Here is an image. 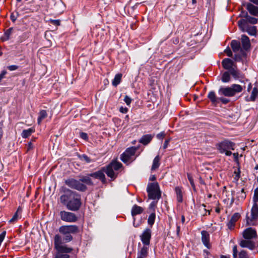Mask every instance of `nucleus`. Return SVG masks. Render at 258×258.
<instances>
[{
  "instance_id": "nucleus-1",
  "label": "nucleus",
  "mask_w": 258,
  "mask_h": 258,
  "mask_svg": "<svg viewBox=\"0 0 258 258\" xmlns=\"http://www.w3.org/2000/svg\"><path fill=\"white\" fill-rule=\"evenodd\" d=\"M58 231L64 236L62 237L57 234L54 237V246L56 250L54 258H70L68 253L72 251L73 248L68 247L63 243L71 241L73 239L71 234L78 233L79 228L75 225H62L59 228Z\"/></svg>"
},
{
  "instance_id": "nucleus-2",
  "label": "nucleus",
  "mask_w": 258,
  "mask_h": 258,
  "mask_svg": "<svg viewBox=\"0 0 258 258\" xmlns=\"http://www.w3.org/2000/svg\"><path fill=\"white\" fill-rule=\"evenodd\" d=\"M64 194L60 197L61 204L72 211H77L81 207L82 203L80 195L69 188H64Z\"/></svg>"
},
{
  "instance_id": "nucleus-3",
  "label": "nucleus",
  "mask_w": 258,
  "mask_h": 258,
  "mask_svg": "<svg viewBox=\"0 0 258 258\" xmlns=\"http://www.w3.org/2000/svg\"><path fill=\"white\" fill-rule=\"evenodd\" d=\"M243 90L241 86L238 84H233L230 87H221L218 90V94L220 95H224L226 97H232L236 93H240Z\"/></svg>"
},
{
  "instance_id": "nucleus-4",
  "label": "nucleus",
  "mask_w": 258,
  "mask_h": 258,
  "mask_svg": "<svg viewBox=\"0 0 258 258\" xmlns=\"http://www.w3.org/2000/svg\"><path fill=\"white\" fill-rule=\"evenodd\" d=\"M147 192L149 199L159 200L161 197V192L157 182L149 183L147 187Z\"/></svg>"
},
{
  "instance_id": "nucleus-5",
  "label": "nucleus",
  "mask_w": 258,
  "mask_h": 258,
  "mask_svg": "<svg viewBox=\"0 0 258 258\" xmlns=\"http://www.w3.org/2000/svg\"><path fill=\"white\" fill-rule=\"evenodd\" d=\"M122 166V164L116 161H112L107 166L103 167V170H105V172L107 175L111 178L112 180H114L117 174H116L114 171H117Z\"/></svg>"
},
{
  "instance_id": "nucleus-6",
  "label": "nucleus",
  "mask_w": 258,
  "mask_h": 258,
  "mask_svg": "<svg viewBox=\"0 0 258 258\" xmlns=\"http://www.w3.org/2000/svg\"><path fill=\"white\" fill-rule=\"evenodd\" d=\"M64 183L69 187L80 191H85L87 189L86 185L80 182L79 180L73 178H70L65 180Z\"/></svg>"
},
{
  "instance_id": "nucleus-7",
  "label": "nucleus",
  "mask_w": 258,
  "mask_h": 258,
  "mask_svg": "<svg viewBox=\"0 0 258 258\" xmlns=\"http://www.w3.org/2000/svg\"><path fill=\"white\" fill-rule=\"evenodd\" d=\"M59 216L61 220L66 222H76L78 219L77 216L75 213L66 211H60L59 213Z\"/></svg>"
},
{
  "instance_id": "nucleus-8",
  "label": "nucleus",
  "mask_w": 258,
  "mask_h": 258,
  "mask_svg": "<svg viewBox=\"0 0 258 258\" xmlns=\"http://www.w3.org/2000/svg\"><path fill=\"white\" fill-rule=\"evenodd\" d=\"M235 144L233 142L224 140L217 144L216 147L218 151L221 153H224L227 150H234Z\"/></svg>"
},
{
  "instance_id": "nucleus-9",
  "label": "nucleus",
  "mask_w": 258,
  "mask_h": 258,
  "mask_svg": "<svg viewBox=\"0 0 258 258\" xmlns=\"http://www.w3.org/2000/svg\"><path fill=\"white\" fill-rule=\"evenodd\" d=\"M136 149L135 147L127 148L120 156L121 160L124 163H127L131 160V158L136 153Z\"/></svg>"
},
{
  "instance_id": "nucleus-10",
  "label": "nucleus",
  "mask_w": 258,
  "mask_h": 258,
  "mask_svg": "<svg viewBox=\"0 0 258 258\" xmlns=\"http://www.w3.org/2000/svg\"><path fill=\"white\" fill-rule=\"evenodd\" d=\"M242 236L244 239L250 240L257 237V233L255 229L249 227L243 231Z\"/></svg>"
},
{
  "instance_id": "nucleus-11",
  "label": "nucleus",
  "mask_w": 258,
  "mask_h": 258,
  "mask_svg": "<svg viewBox=\"0 0 258 258\" xmlns=\"http://www.w3.org/2000/svg\"><path fill=\"white\" fill-rule=\"evenodd\" d=\"M141 241L143 243L146 245L150 244V239L151 237V230L149 228H146L140 236Z\"/></svg>"
},
{
  "instance_id": "nucleus-12",
  "label": "nucleus",
  "mask_w": 258,
  "mask_h": 258,
  "mask_svg": "<svg viewBox=\"0 0 258 258\" xmlns=\"http://www.w3.org/2000/svg\"><path fill=\"white\" fill-rule=\"evenodd\" d=\"M239 244L241 247L247 248L250 250H253L256 247L255 243L249 239H241Z\"/></svg>"
},
{
  "instance_id": "nucleus-13",
  "label": "nucleus",
  "mask_w": 258,
  "mask_h": 258,
  "mask_svg": "<svg viewBox=\"0 0 258 258\" xmlns=\"http://www.w3.org/2000/svg\"><path fill=\"white\" fill-rule=\"evenodd\" d=\"M104 172H105V170H103V167L100 170L89 174V176L100 179L103 183H104L106 182V178Z\"/></svg>"
},
{
  "instance_id": "nucleus-14",
  "label": "nucleus",
  "mask_w": 258,
  "mask_h": 258,
  "mask_svg": "<svg viewBox=\"0 0 258 258\" xmlns=\"http://www.w3.org/2000/svg\"><path fill=\"white\" fill-rule=\"evenodd\" d=\"M258 217V205L256 203H254L251 210L250 217L247 216V221L250 220L252 221L257 219Z\"/></svg>"
},
{
  "instance_id": "nucleus-15",
  "label": "nucleus",
  "mask_w": 258,
  "mask_h": 258,
  "mask_svg": "<svg viewBox=\"0 0 258 258\" xmlns=\"http://www.w3.org/2000/svg\"><path fill=\"white\" fill-rule=\"evenodd\" d=\"M240 215L238 213H235L231 217L230 220L227 223L228 228L232 230L234 228L235 222L239 219Z\"/></svg>"
},
{
  "instance_id": "nucleus-16",
  "label": "nucleus",
  "mask_w": 258,
  "mask_h": 258,
  "mask_svg": "<svg viewBox=\"0 0 258 258\" xmlns=\"http://www.w3.org/2000/svg\"><path fill=\"white\" fill-rule=\"evenodd\" d=\"M202 234V241L205 246L208 248H210L211 247V245L210 244V235L209 233L205 230H203L201 232Z\"/></svg>"
},
{
  "instance_id": "nucleus-17",
  "label": "nucleus",
  "mask_w": 258,
  "mask_h": 258,
  "mask_svg": "<svg viewBox=\"0 0 258 258\" xmlns=\"http://www.w3.org/2000/svg\"><path fill=\"white\" fill-rule=\"evenodd\" d=\"M79 180L80 182L84 183V184H87L88 185H93V182L92 179L89 176V174L86 176L84 175H79Z\"/></svg>"
},
{
  "instance_id": "nucleus-18",
  "label": "nucleus",
  "mask_w": 258,
  "mask_h": 258,
  "mask_svg": "<svg viewBox=\"0 0 258 258\" xmlns=\"http://www.w3.org/2000/svg\"><path fill=\"white\" fill-rule=\"evenodd\" d=\"M246 9L251 15L258 16V7L248 3L246 5Z\"/></svg>"
},
{
  "instance_id": "nucleus-19",
  "label": "nucleus",
  "mask_w": 258,
  "mask_h": 258,
  "mask_svg": "<svg viewBox=\"0 0 258 258\" xmlns=\"http://www.w3.org/2000/svg\"><path fill=\"white\" fill-rule=\"evenodd\" d=\"M241 42L243 48L245 50L248 49L250 47V43L249 38L245 35L241 36Z\"/></svg>"
},
{
  "instance_id": "nucleus-20",
  "label": "nucleus",
  "mask_w": 258,
  "mask_h": 258,
  "mask_svg": "<svg viewBox=\"0 0 258 258\" xmlns=\"http://www.w3.org/2000/svg\"><path fill=\"white\" fill-rule=\"evenodd\" d=\"M223 67L226 69L229 70L233 67V61L230 58H224L222 61Z\"/></svg>"
},
{
  "instance_id": "nucleus-21",
  "label": "nucleus",
  "mask_w": 258,
  "mask_h": 258,
  "mask_svg": "<svg viewBox=\"0 0 258 258\" xmlns=\"http://www.w3.org/2000/svg\"><path fill=\"white\" fill-rule=\"evenodd\" d=\"M208 98L210 99L212 104H217L218 103V98L216 95L215 92L211 91L209 92Z\"/></svg>"
},
{
  "instance_id": "nucleus-22",
  "label": "nucleus",
  "mask_w": 258,
  "mask_h": 258,
  "mask_svg": "<svg viewBox=\"0 0 258 258\" xmlns=\"http://www.w3.org/2000/svg\"><path fill=\"white\" fill-rule=\"evenodd\" d=\"M144 211V209L137 205L133 206L132 209V215L135 216V215L141 214Z\"/></svg>"
},
{
  "instance_id": "nucleus-23",
  "label": "nucleus",
  "mask_w": 258,
  "mask_h": 258,
  "mask_svg": "<svg viewBox=\"0 0 258 258\" xmlns=\"http://www.w3.org/2000/svg\"><path fill=\"white\" fill-rule=\"evenodd\" d=\"M148 248L146 246H143L138 252V258H146L148 256Z\"/></svg>"
},
{
  "instance_id": "nucleus-24",
  "label": "nucleus",
  "mask_w": 258,
  "mask_h": 258,
  "mask_svg": "<svg viewBox=\"0 0 258 258\" xmlns=\"http://www.w3.org/2000/svg\"><path fill=\"white\" fill-rule=\"evenodd\" d=\"M258 95V84L255 83V86L253 87L251 95L250 96V101H254L255 100L256 96Z\"/></svg>"
},
{
  "instance_id": "nucleus-25",
  "label": "nucleus",
  "mask_w": 258,
  "mask_h": 258,
  "mask_svg": "<svg viewBox=\"0 0 258 258\" xmlns=\"http://www.w3.org/2000/svg\"><path fill=\"white\" fill-rule=\"evenodd\" d=\"M152 137L150 135L143 136L140 140V142L144 145L148 144L151 141Z\"/></svg>"
},
{
  "instance_id": "nucleus-26",
  "label": "nucleus",
  "mask_w": 258,
  "mask_h": 258,
  "mask_svg": "<svg viewBox=\"0 0 258 258\" xmlns=\"http://www.w3.org/2000/svg\"><path fill=\"white\" fill-rule=\"evenodd\" d=\"M231 47L234 52L238 51L240 49V45L239 42L233 40L231 42Z\"/></svg>"
},
{
  "instance_id": "nucleus-27",
  "label": "nucleus",
  "mask_w": 258,
  "mask_h": 258,
  "mask_svg": "<svg viewBox=\"0 0 258 258\" xmlns=\"http://www.w3.org/2000/svg\"><path fill=\"white\" fill-rule=\"evenodd\" d=\"M160 157L159 155H157L155 157V158L154 159L153 161V164L151 167L152 170H155L157 169L160 166Z\"/></svg>"
},
{
  "instance_id": "nucleus-28",
  "label": "nucleus",
  "mask_w": 258,
  "mask_h": 258,
  "mask_svg": "<svg viewBox=\"0 0 258 258\" xmlns=\"http://www.w3.org/2000/svg\"><path fill=\"white\" fill-rule=\"evenodd\" d=\"M47 116V113L46 110H41L39 113V116L37 119L38 124H40L43 119Z\"/></svg>"
},
{
  "instance_id": "nucleus-29",
  "label": "nucleus",
  "mask_w": 258,
  "mask_h": 258,
  "mask_svg": "<svg viewBox=\"0 0 258 258\" xmlns=\"http://www.w3.org/2000/svg\"><path fill=\"white\" fill-rule=\"evenodd\" d=\"M175 190L176 194L177 201L179 203H181L183 201L181 188L180 187H176Z\"/></svg>"
},
{
  "instance_id": "nucleus-30",
  "label": "nucleus",
  "mask_w": 258,
  "mask_h": 258,
  "mask_svg": "<svg viewBox=\"0 0 258 258\" xmlns=\"http://www.w3.org/2000/svg\"><path fill=\"white\" fill-rule=\"evenodd\" d=\"M230 75H231L235 79L239 78L240 77V73L237 69L236 67L232 68L229 70Z\"/></svg>"
},
{
  "instance_id": "nucleus-31",
  "label": "nucleus",
  "mask_w": 258,
  "mask_h": 258,
  "mask_svg": "<svg viewBox=\"0 0 258 258\" xmlns=\"http://www.w3.org/2000/svg\"><path fill=\"white\" fill-rule=\"evenodd\" d=\"M35 132V130L32 128H30L28 130H23L22 133V137L23 138H27Z\"/></svg>"
},
{
  "instance_id": "nucleus-32",
  "label": "nucleus",
  "mask_w": 258,
  "mask_h": 258,
  "mask_svg": "<svg viewBox=\"0 0 258 258\" xmlns=\"http://www.w3.org/2000/svg\"><path fill=\"white\" fill-rule=\"evenodd\" d=\"M121 77L122 75L121 74H116L112 81V85L115 87L117 86L120 83Z\"/></svg>"
},
{
  "instance_id": "nucleus-33",
  "label": "nucleus",
  "mask_w": 258,
  "mask_h": 258,
  "mask_svg": "<svg viewBox=\"0 0 258 258\" xmlns=\"http://www.w3.org/2000/svg\"><path fill=\"white\" fill-rule=\"evenodd\" d=\"M246 24V19H241L238 21V26L243 32H245V28L248 26Z\"/></svg>"
},
{
  "instance_id": "nucleus-34",
  "label": "nucleus",
  "mask_w": 258,
  "mask_h": 258,
  "mask_svg": "<svg viewBox=\"0 0 258 258\" xmlns=\"http://www.w3.org/2000/svg\"><path fill=\"white\" fill-rule=\"evenodd\" d=\"M21 209L19 207L17 212L13 215V217L9 220V222L13 223L15 221H17L19 219V215L21 214Z\"/></svg>"
},
{
  "instance_id": "nucleus-35",
  "label": "nucleus",
  "mask_w": 258,
  "mask_h": 258,
  "mask_svg": "<svg viewBox=\"0 0 258 258\" xmlns=\"http://www.w3.org/2000/svg\"><path fill=\"white\" fill-rule=\"evenodd\" d=\"M245 31L247 32L250 35H255L256 33V28L255 26H247L245 28Z\"/></svg>"
},
{
  "instance_id": "nucleus-36",
  "label": "nucleus",
  "mask_w": 258,
  "mask_h": 258,
  "mask_svg": "<svg viewBox=\"0 0 258 258\" xmlns=\"http://www.w3.org/2000/svg\"><path fill=\"white\" fill-rule=\"evenodd\" d=\"M244 17L246 19L247 23L248 22L252 24H255L257 22V20L256 18L248 16L247 13H246Z\"/></svg>"
},
{
  "instance_id": "nucleus-37",
  "label": "nucleus",
  "mask_w": 258,
  "mask_h": 258,
  "mask_svg": "<svg viewBox=\"0 0 258 258\" xmlns=\"http://www.w3.org/2000/svg\"><path fill=\"white\" fill-rule=\"evenodd\" d=\"M230 73L228 72H225L223 73L222 77V81L224 83L228 82H229L230 80Z\"/></svg>"
},
{
  "instance_id": "nucleus-38",
  "label": "nucleus",
  "mask_w": 258,
  "mask_h": 258,
  "mask_svg": "<svg viewBox=\"0 0 258 258\" xmlns=\"http://www.w3.org/2000/svg\"><path fill=\"white\" fill-rule=\"evenodd\" d=\"M155 217H156L155 213H152L149 215V216L148 218V223L151 227L154 223Z\"/></svg>"
},
{
  "instance_id": "nucleus-39",
  "label": "nucleus",
  "mask_w": 258,
  "mask_h": 258,
  "mask_svg": "<svg viewBox=\"0 0 258 258\" xmlns=\"http://www.w3.org/2000/svg\"><path fill=\"white\" fill-rule=\"evenodd\" d=\"M12 30V28H10L7 30V31L5 33V36L3 38H2L3 41H7V40H9L10 36L11 34Z\"/></svg>"
},
{
  "instance_id": "nucleus-40",
  "label": "nucleus",
  "mask_w": 258,
  "mask_h": 258,
  "mask_svg": "<svg viewBox=\"0 0 258 258\" xmlns=\"http://www.w3.org/2000/svg\"><path fill=\"white\" fill-rule=\"evenodd\" d=\"M187 178H188L194 190L196 191V186L194 183V179H193L192 176L189 173L187 174Z\"/></svg>"
},
{
  "instance_id": "nucleus-41",
  "label": "nucleus",
  "mask_w": 258,
  "mask_h": 258,
  "mask_svg": "<svg viewBox=\"0 0 258 258\" xmlns=\"http://www.w3.org/2000/svg\"><path fill=\"white\" fill-rule=\"evenodd\" d=\"M80 158L82 161H85L87 163H90L92 161V160L85 154L80 156Z\"/></svg>"
},
{
  "instance_id": "nucleus-42",
  "label": "nucleus",
  "mask_w": 258,
  "mask_h": 258,
  "mask_svg": "<svg viewBox=\"0 0 258 258\" xmlns=\"http://www.w3.org/2000/svg\"><path fill=\"white\" fill-rule=\"evenodd\" d=\"M238 258H249L247 252L245 250H241L238 254Z\"/></svg>"
},
{
  "instance_id": "nucleus-43",
  "label": "nucleus",
  "mask_w": 258,
  "mask_h": 258,
  "mask_svg": "<svg viewBox=\"0 0 258 258\" xmlns=\"http://www.w3.org/2000/svg\"><path fill=\"white\" fill-rule=\"evenodd\" d=\"M240 170L239 167L234 171V178L236 180H238L240 176Z\"/></svg>"
},
{
  "instance_id": "nucleus-44",
  "label": "nucleus",
  "mask_w": 258,
  "mask_h": 258,
  "mask_svg": "<svg viewBox=\"0 0 258 258\" xmlns=\"http://www.w3.org/2000/svg\"><path fill=\"white\" fill-rule=\"evenodd\" d=\"M232 256H233V258H237L238 250H237V246L236 245H235L233 246Z\"/></svg>"
},
{
  "instance_id": "nucleus-45",
  "label": "nucleus",
  "mask_w": 258,
  "mask_h": 258,
  "mask_svg": "<svg viewBox=\"0 0 258 258\" xmlns=\"http://www.w3.org/2000/svg\"><path fill=\"white\" fill-rule=\"evenodd\" d=\"M220 101H221L224 104H226L230 102V100L226 98L220 97L218 98V103Z\"/></svg>"
},
{
  "instance_id": "nucleus-46",
  "label": "nucleus",
  "mask_w": 258,
  "mask_h": 258,
  "mask_svg": "<svg viewBox=\"0 0 258 258\" xmlns=\"http://www.w3.org/2000/svg\"><path fill=\"white\" fill-rule=\"evenodd\" d=\"M253 201L254 203H256L258 202V188L254 190Z\"/></svg>"
},
{
  "instance_id": "nucleus-47",
  "label": "nucleus",
  "mask_w": 258,
  "mask_h": 258,
  "mask_svg": "<svg viewBox=\"0 0 258 258\" xmlns=\"http://www.w3.org/2000/svg\"><path fill=\"white\" fill-rule=\"evenodd\" d=\"M49 22L55 26H59L60 24V22L59 20H53V19H50Z\"/></svg>"
},
{
  "instance_id": "nucleus-48",
  "label": "nucleus",
  "mask_w": 258,
  "mask_h": 258,
  "mask_svg": "<svg viewBox=\"0 0 258 258\" xmlns=\"http://www.w3.org/2000/svg\"><path fill=\"white\" fill-rule=\"evenodd\" d=\"M132 101V99L129 96L127 95L125 96L124 98V101L125 102L127 105L130 106Z\"/></svg>"
},
{
  "instance_id": "nucleus-49",
  "label": "nucleus",
  "mask_w": 258,
  "mask_h": 258,
  "mask_svg": "<svg viewBox=\"0 0 258 258\" xmlns=\"http://www.w3.org/2000/svg\"><path fill=\"white\" fill-rule=\"evenodd\" d=\"M7 68L10 70V71H13L17 70L19 68V66L17 65H11L7 67Z\"/></svg>"
},
{
  "instance_id": "nucleus-50",
  "label": "nucleus",
  "mask_w": 258,
  "mask_h": 258,
  "mask_svg": "<svg viewBox=\"0 0 258 258\" xmlns=\"http://www.w3.org/2000/svg\"><path fill=\"white\" fill-rule=\"evenodd\" d=\"M225 52L229 57H231L232 56V52L229 48H227L225 50Z\"/></svg>"
},
{
  "instance_id": "nucleus-51",
  "label": "nucleus",
  "mask_w": 258,
  "mask_h": 258,
  "mask_svg": "<svg viewBox=\"0 0 258 258\" xmlns=\"http://www.w3.org/2000/svg\"><path fill=\"white\" fill-rule=\"evenodd\" d=\"M165 134L163 132H161L157 135V138L158 139L162 140L165 137Z\"/></svg>"
},
{
  "instance_id": "nucleus-52",
  "label": "nucleus",
  "mask_w": 258,
  "mask_h": 258,
  "mask_svg": "<svg viewBox=\"0 0 258 258\" xmlns=\"http://www.w3.org/2000/svg\"><path fill=\"white\" fill-rule=\"evenodd\" d=\"M7 73V72L5 70H4L1 72L0 74V82H1L2 80L5 78V76Z\"/></svg>"
},
{
  "instance_id": "nucleus-53",
  "label": "nucleus",
  "mask_w": 258,
  "mask_h": 258,
  "mask_svg": "<svg viewBox=\"0 0 258 258\" xmlns=\"http://www.w3.org/2000/svg\"><path fill=\"white\" fill-rule=\"evenodd\" d=\"M233 58L236 61H239L242 59L241 56L239 54H235Z\"/></svg>"
},
{
  "instance_id": "nucleus-54",
  "label": "nucleus",
  "mask_w": 258,
  "mask_h": 258,
  "mask_svg": "<svg viewBox=\"0 0 258 258\" xmlns=\"http://www.w3.org/2000/svg\"><path fill=\"white\" fill-rule=\"evenodd\" d=\"M80 137L82 139L84 140H87L88 139V135L86 133H81L80 134Z\"/></svg>"
},
{
  "instance_id": "nucleus-55",
  "label": "nucleus",
  "mask_w": 258,
  "mask_h": 258,
  "mask_svg": "<svg viewBox=\"0 0 258 258\" xmlns=\"http://www.w3.org/2000/svg\"><path fill=\"white\" fill-rule=\"evenodd\" d=\"M119 111H120V112H121L123 113H125L127 112L128 109L126 107H121L119 109Z\"/></svg>"
},
{
  "instance_id": "nucleus-56",
  "label": "nucleus",
  "mask_w": 258,
  "mask_h": 258,
  "mask_svg": "<svg viewBox=\"0 0 258 258\" xmlns=\"http://www.w3.org/2000/svg\"><path fill=\"white\" fill-rule=\"evenodd\" d=\"M157 201H153L151 203L150 205V208L151 209L154 208V207L156 206L157 204Z\"/></svg>"
},
{
  "instance_id": "nucleus-57",
  "label": "nucleus",
  "mask_w": 258,
  "mask_h": 258,
  "mask_svg": "<svg viewBox=\"0 0 258 258\" xmlns=\"http://www.w3.org/2000/svg\"><path fill=\"white\" fill-rule=\"evenodd\" d=\"M169 140H167L165 141L163 146L164 149H165L167 148L168 144H169Z\"/></svg>"
},
{
  "instance_id": "nucleus-58",
  "label": "nucleus",
  "mask_w": 258,
  "mask_h": 258,
  "mask_svg": "<svg viewBox=\"0 0 258 258\" xmlns=\"http://www.w3.org/2000/svg\"><path fill=\"white\" fill-rule=\"evenodd\" d=\"M233 156L234 158V161L236 162L238 161V153H234L233 154Z\"/></svg>"
},
{
  "instance_id": "nucleus-59",
  "label": "nucleus",
  "mask_w": 258,
  "mask_h": 258,
  "mask_svg": "<svg viewBox=\"0 0 258 258\" xmlns=\"http://www.w3.org/2000/svg\"><path fill=\"white\" fill-rule=\"evenodd\" d=\"M201 206L203 207H204V211H205V212H208V215H210V211L211 210H207L205 209V207H206V205L204 204H203Z\"/></svg>"
},
{
  "instance_id": "nucleus-60",
  "label": "nucleus",
  "mask_w": 258,
  "mask_h": 258,
  "mask_svg": "<svg viewBox=\"0 0 258 258\" xmlns=\"http://www.w3.org/2000/svg\"><path fill=\"white\" fill-rule=\"evenodd\" d=\"M33 144L32 143L30 142L28 145V148H27V150H30L32 149H33Z\"/></svg>"
},
{
  "instance_id": "nucleus-61",
  "label": "nucleus",
  "mask_w": 258,
  "mask_h": 258,
  "mask_svg": "<svg viewBox=\"0 0 258 258\" xmlns=\"http://www.w3.org/2000/svg\"><path fill=\"white\" fill-rule=\"evenodd\" d=\"M224 153H225L226 156H230L232 155V152L230 151H228V150L226 151Z\"/></svg>"
},
{
  "instance_id": "nucleus-62",
  "label": "nucleus",
  "mask_w": 258,
  "mask_h": 258,
  "mask_svg": "<svg viewBox=\"0 0 258 258\" xmlns=\"http://www.w3.org/2000/svg\"><path fill=\"white\" fill-rule=\"evenodd\" d=\"M252 88V85L250 83H249L247 87V91L249 92Z\"/></svg>"
},
{
  "instance_id": "nucleus-63",
  "label": "nucleus",
  "mask_w": 258,
  "mask_h": 258,
  "mask_svg": "<svg viewBox=\"0 0 258 258\" xmlns=\"http://www.w3.org/2000/svg\"><path fill=\"white\" fill-rule=\"evenodd\" d=\"M180 230V226H178V225H177V227H176V233H177V234L178 235L179 234Z\"/></svg>"
},
{
  "instance_id": "nucleus-64",
  "label": "nucleus",
  "mask_w": 258,
  "mask_h": 258,
  "mask_svg": "<svg viewBox=\"0 0 258 258\" xmlns=\"http://www.w3.org/2000/svg\"><path fill=\"white\" fill-rule=\"evenodd\" d=\"M11 20L13 21V22H15L16 20V18H15V17L14 16H13V15H12L11 16Z\"/></svg>"
}]
</instances>
